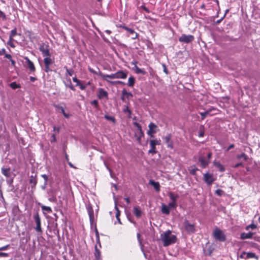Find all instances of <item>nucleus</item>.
Segmentation results:
<instances>
[{
    "instance_id": "nucleus-2",
    "label": "nucleus",
    "mask_w": 260,
    "mask_h": 260,
    "mask_svg": "<svg viewBox=\"0 0 260 260\" xmlns=\"http://www.w3.org/2000/svg\"><path fill=\"white\" fill-rule=\"evenodd\" d=\"M213 236L214 238L220 242H224L226 238L223 232L216 228L213 231Z\"/></svg>"
},
{
    "instance_id": "nucleus-31",
    "label": "nucleus",
    "mask_w": 260,
    "mask_h": 260,
    "mask_svg": "<svg viewBox=\"0 0 260 260\" xmlns=\"http://www.w3.org/2000/svg\"><path fill=\"white\" fill-rule=\"evenodd\" d=\"M94 256L95 260H100L101 257V252L97 248V246H95V252Z\"/></svg>"
},
{
    "instance_id": "nucleus-4",
    "label": "nucleus",
    "mask_w": 260,
    "mask_h": 260,
    "mask_svg": "<svg viewBox=\"0 0 260 260\" xmlns=\"http://www.w3.org/2000/svg\"><path fill=\"white\" fill-rule=\"evenodd\" d=\"M99 75L100 76V77L102 78V79L103 80L106 81V82H108L109 83H110L112 85H114L116 84L115 81H111L109 80V79H116L115 73L112 74L110 75H108V74H104L100 72Z\"/></svg>"
},
{
    "instance_id": "nucleus-50",
    "label": "nucleus",
    "mask_w": 260,
    "mask_h": 260,
    "mask_svg": "<svg viewBox=\"0 0 260 260\" xmlns=\"http://www.w3.org/2000/svg\"><path fill=\"white\" fill-rule=\"evenodd\" d=\"M213 111H218V110L214 107H211L210 108L208 109L206 111L208 112L209 114H210V113Z\"/></svg>"
},
{
    "instance_id": "nucleus-12",
    "label": "nucleus",
    "mask_w": 260,
    "mask_h": 260,
    "mask_svg": "<svg viewBox=\"0 0 260 260\" xmlns=\"http://www.w3.org/2000/svg\"><path fill=\"white\" fill-rule=\"evenodd\" d=\"M97 96L99 99H102L104 98L108 99V93L104 89L100 88L98 89Z\"/></svg>"
},
{
    "instance_id": "nucleus-56",
    "label": "nucleus",
    "mask_w": 260,
    "mask_h": 260,
    "mask_svg": "<svg viewBox=\"0 0 260 260\" xmlns=\"http://www.w3.org/2000/svg\"><path fill=\"white\" fill-rule=\"evenodd\" d=\"M9 246H10V245L8 244L6 246L1 247H0V251L7 250L8 249V248L9 247Z\"/></svg>"
},
{
    "instance_id": "nucleus-32",
    "label": "nucleus",
    "mask_w": 260,
    "mask_h": 260,
    "mask_svg": "<svg viewBox=\"0 0 260 260\" xmlns=\"http://www.w3.org/2000/svg\"><path fill=\"white\" fill-rule=\"evenodd\" d=\"M9 86L13 89H16L21 87L20 85L17 84L16 82H12L9 84Z\"/></svg>"
},
{
    "instance_id": "nucleus-57",
    "label": "nucleus",
    "mask_w": 260,
    "mask_h": 260,
    "mask_svg": "<svg viewBox=\"0 0 260 260\" xmlns=\"http://www.w3.org/2000/svg\"><path fill=\"white\" fill-rule=\"evenodd\" d=\"M141 8L142 9H143L147 13H149L150 12V11L149 10V9L146 7H145V6L143 5V6H141Z\"/></svg>"
},
{
    "instance_id": "nucleus-64",
    "label": "nucleus",
    "mask_w": 260,
    "mask_h": 260,
    "mask_svg": "<svg viewBox=\"0 0 260 260\" xmlns=\"http://www.w3.org/2000/svg\"><path fill=\"white\" fill-rule=\"evenodd\" d=\"M234 146H235V145L233 144L230 145V146L227 148L226 151H229L230 149L233 148L234 147Z\"/></svg>"
},
{
    "instance_id": "nucleus-9",
    "label": "nucleus",
    "mask_w": 260,
    "mask_h": 260,
    "mask_svg": "<svg viewBox=\"0 0 260 260\" xmlns=\"http://www.w3.org/2000/svg\"><path fill=\"white\" fill-rule=\"evenodd\" d=\"M149 129L147 132V134L150 137H153L154 134L157 132L156 129L157 126L153 122H150L148 125Z\"/></svg>"
},
{
    "instance_id": "nucleus-14",
    "label": "nucleus",
    "mask_w": 260,
    "mask_h": 260,
    "mask_svg": "<svg viewBox=\"0 0 260 260\" xmlns=\"http://www.w3.org/2000/svg\"><path fill=\"white\" fill-rule=\"evenodd\" d=\"M116 79H125L127 76V72L119 70L115 73Z\"/></svg>"
},
{
    "instance_id": "nucleus-30",
    "label": "nucleus",
    "mask_w": 260,
    "mask_h": 260,
    "mask_svg": "<svg viewBox=\"0 0 260 260\" xmlns=\"http://www.w3.org/2000/svg\"><path fill=\"white\" fill-rule=\"evenodd\" d=\"M135 83V79L134 77L131 76L128 78V83H127V85L129 87L134 86Z\"/></svg>"
},
{
    "instance_id": "nucleus-22",
    "label": "nucleus",
    "mask_w": 260,
    "mask_h": 260,
    "mask_svg": "<svg viewBox=\"0 0 260 260\" xmlns=\"http://www.w3.org/2000/svg\"><path fill=\"white\" fill-rule=\"evenodd\" d=\"M2 173L6 177H10L11 175V171L10 168H2Z\"/></svg>"
},
{
    "instance_id": "nucleus-36",
    "label": "nucleus",
    "mask_w": 260,
    "mask_h": 260,
    "mask_svg": "<svg viewBox=\"0 0 260 260\" xmlns=\"http://www.w3.org/2000/svg\"><path fill=\"white\" fill-rule=\"evenodd\" d=\"M204 134H205L204 126L203 125H201V126L200 127L198 136L199 137H203L204 136Z\"/></svg>"
},
{
    "instance_id": "nucleus-54",
    "label": "nucleus",
    "mask_w": 260,
    "mask_h": 260,
    "mask_svg": "<svg viewBox=\"0 0 260 260\" xmlns=\"http://www.w3.org/2000/svg\"><path fill=\"white\" fill-rule=\"evenodd\" d=\"M88 69L90 73H93L95 75L98 74V73L96 71H95L93 69H92L91 67H88Z\"/></svg>"
},
{
    "instance_id": "nucleus-53",
    "label": "nucleus",
    "mask_w": 260,
    "mask_h": 260,
    "mask_svg": "<svg viewBox=\"0 0 260 260\" xmlns=\"http://www.w3.org/2000/svg\"><path fill=\"white\" fill-rule=\"evenodd\" d=\"M162 67H163V71L164 72L168 75L169 74V71L167 68V67L165 64H162Z\"/></svg>"
},
{
    "instance_id": "nucleus-24",
    "label": "nucleus",
    "mask_w": 260,
    "mask_h": 260,
    "mask_svg": "<svg viewBox=\"0 0 260 260\" xmlns=\"http://www.w3.org/2000/svg\"><path fill=\"white\" fill-rule=\"evenodd\" d=\"M242 254H246V259L247 258H255L257 259L258 258V256L256 255L254 253L251 252H246L245 251L242 252Z\"/></svg>"
},
{
    "instance_id": "nucleus-51",
    "label": "nucleus",
    "mask_w": 260,
    "mask_h": 260,
    "mask_svg": "<svg viewBox=\"0 0 260 260\" xmlns=\"http://www.w3.org/2000/svg\"><path fill=\"white\" fill-rule=\"evenodd\" d=\"M73 81L76 83V86L79 85V84L81 82V81L78 79L76 77L73 78Z\"/></svg>"
},
{
    "instance_id": "nucleus-8",
    "label": "nucleus",
    "mask_w": 260,
    "mask_h": 260,
    "mask_svg": "<svg viewBox=\"0 0 260 260\" xmlns=\"http://www.w3.org/2000/svg\"><path fill=\"white\" fill-rule=\"evenodd\" d=\"M39 50L42 52L44 57L51 56V54L49 50V46L45 44L41 45L39 47Z\"/></svg>"
},
{
    "instance_id": "nucleus-45",
    "label": "nucleus",
    "mask_w": 260,
    "mask_h": 260,
    "mask_svg": "<svg viewBox=\"0 0 260 260\" xmlns=\"http://www.w3.org/2000/svg\"><path fill=\"white\" fill-rule=\"evenodd\" d=\"M250 228L252 229V230H254V229L256 228V225L255 224H253V223L251 224H250V225H249L246 226V230H248L249 229H250Z\"/></svg>"
},
{
    "instance_id": "nucleus-43",
    "label": "nucleus",
    "mask_w": 260,
    "mask_h": 260,
    "mask_svg": "<svg viewBox=\"0 0 260 260\" xmlns=\"http://www.w3.org/2000/svg\"><path fill=\"white\" fill-rule=\"evenodd\" d=\"M215 194H217V196H219V197H221L222 196V195L223 194V191L220 189H217L215 192Z\"/></svg>"
},
{
    "instance_id": "nucleus-13",
    "label": "nucleus",
    "mask_w": 260,
    "mask_h": 260,
    "mask_svg": "<svg viewBox=\"0 0 260 260\" xmlns=\"http://www.w3.org/2000/svg\"><path fill=\"white\" fill-rule=\"evenodd\" d=\"M165 142L167 144V147L171 149L173 148V144L172 141H171V134H168L166 136L162 138Z\"/></svg>"
},
{
    "instance_id": "nucleus-15",
    "label": "nucleus",
    "mask_w": 260,
    "mask_h": 260,
    "mask_svg": "<svg viewBox=\"0 0 260 260\" xmlns=\"http://www.w3.org/2000/svg\"><path fill=\"white\" fill-rule=\"evenodd\" d=\"M25 60V63L29 69L30 72H34L36 71V68L34 66V63L27 57H25L24 58Z\"/></svg>"
},
{
    "instance_id": "nucleus-44",
    "label": "nucleus",
    "mask_w": 260,
    "mask_h": 260,
    "mask_svg": "<svg viewBox=\"0 0 260 260\" xmlns=\"http://www.w3.org/2000/svg\"><path fill=\"white\" fill-rule=\"evenodd\" d=\"M91 105H93L95 108H98L99 106V102L98 100H94L90 102Z\"/></svg>"
},
{
    "instance_id": "nucleus-60",
    "label": "nucleus",
    "mask_w": 260,
    "mask_h": 260,
    "mask_svg": "<svg viewBox=\"0 0 260 260\" xmlns=\"http://www.w3.org/2000/svg\"><path fill=\"white\" fill-rule=\"evenodd\" d=\"M152 141H154V143L155 144V145H160V140H151Z\"/></svg>"
},
{
    "instance_id": "nucleus-7",
    "label": "nucleus",
    "mask_w": 260,
    "mask_h": 260,
    "mask_svg": "<svg viewBox=\"0 0 260 260\" xmlns=\"http://www.w3.org/2000/svg\"><path fill=\"white\" fill-rule=\"evenodd\" d=\"M86 209L89 215L90 224L92 225L94 221V217L93 210L90 203L86 205Z\"/></svg>"
},
{
    "instance_id": "nucleus-17",
    "label": "nucleus",
    "mask_w": 260,
    "mask_h": 260,
    "mask_svg": "<svg viewBox=\"0 0 260 260\" xmlns=\"http://www.w3.org/2000/svg\"><path fill=\"white\" fill-rule=\"evenodd\" d=\"M122 28L126 30L127 31H128L130 34L132 35V39L134 40L136 39L138 36V34L135 31V30L133 29L128 28L125 26H122Z\"/></svg>"
},
{
    "instance_id": "nucleus-29",
    "label": "nucleus",
    "mask_w": 260,
    "mask_h": 260,
    "mask_svg": "<svg viewBox=\"0 0 260 260\" xmlns=\"http://www.w3.org/2000/svg\"><path fill=\"white\" fill-rule=\"evenodd\" d=\"M133 69L135 70L136 73L137 74H142L144 75L146 73V72L144 69L139 68L137 66L134 67Z\"/></svg>"
},
{
    "instance_id": "nucleus-34",
    "label": "nucleus",
    "mask_w": 260,
    "mask_h": 260,
    "mask_svg": "<svg viewBox=\"0 0 260 260\" xmlns=\"http://www.w3.org/2000/svg\"><path fill=\"white\" fill-rule=\"evenodd\" d=\"M104 118L108 120L111 121L114 123L116 122V119L113 116H111L106 114L104 116Z\"/></svg>"
},
{
    "instance_id": "nucleus-63",
    "label": "nucleus",
    "mask_w": 260,
    "mask_h": 260,
    "mask_svg": "<svg viewBox=\"0 0 260 260\" xmlns=\"http://www.w3.org/2000/svg\"><path fill=\"white\" fill-rule=\"evenodd\" d=\"M242 165H243V164L242 162H239V163H237V164H235L233 166V167L235 168H238L239 167L241 166Z\"/></svg>"
},
{
    "instance_id": "nucleus-18",
    "label": "nucleus",
    "mask_w": 260,
    "mask_h": 260,
    "mask_svg": "<svg viewBox=\"0 0 260 260\" xmlns=\"http://www.w3.org/2000/svg\"><path fill=\"white\" fill-rule=\"evenodd\" d=\"M198 160L201 163V166L203 168H206L210 162L209 160H206L203 156L199 157Z\"/></svg>"
},
{
    "instance_id": "nucleus-46",
    "label": "nucleus",
    "mask_w": 260,
    "mask_h": 260,
    "mask_svg": "<svg viewBox=\"0 0 260 260\" xmlns=\"http://www.w3.org/2000/svg\"><path fill=\"white\" fill-rule=\"evenodd\" d=\"M133 124H134V125L135 126H136L137 128L138 131L139 130H141V131L142 126H141V125L139 123H138L137 122H133Z\"/></svg>"
},
{
    "instance_id": "nucleus-49",
    "label": "nucleus",
    "mask_w": 260,
    "mask_h": 260,
    "mask_svg": "<svg viewBox=\"0 0 260 260\" xmlns=\"http://www.w3.org/2000/svg\"><path fill=\"white\" fill-rule=\"evenodd\" d=\"M124 113H128L129 115L132 114V111L128 108V106H126L125 109L123 110Z\"/></svg>"
},
{
    "instance_id": "nucleus-28",
    "label": "nucleus",
    "mask_w": 260,
    "mask_h": 260,
    "mask_svg": "<svg viewBox=\"0 0 260 260\" xmlns=\"http://www.w3.org/2000/svg\"><path fill=\"white\" fill-rule=\"evenodd\" d=\"M199 169L196 167L195 165L190 166V167L188 169L189 173L193 176L196 175V172Z\"/></svg>"
},
{
    "instance_id": "nucleus-58",
    "label": "nucleus",
    "mask_w": 260,
    "mask_h": 260,
    "mask_svg": "<svg viewBox=\"0 0 260 260\" xmlns=\"http://www.w3.org/2000/svg\"><path fill=\"white\" fill-rule=\"evenodd\" d=\"M6 52V49L5 48H2L0 50V55H2L3 54H5Z\"/></svg>"
},
{
    "instance_id": "nucleus-33",
    "label": "nucleus",
    "mask_w": 260,
    "mask_h": 260,
    "mask_svg": "<svg viewBox=\"0 0 260 260\" xmlns=\"http://www.w3.org/2000/svg\"><path fill=\"white\" fill-rule=\"evenodd\" d=\"M64 84L66 87H69L71 90H72L73 91L75 90V88H74V86L72 85L71 80L70 79H69L68 83H64Z\"/></svg>"
},
{
    "instance_id": "nucleus-55",
    "label": "nucleus",
    "mask_w": 260,
    "mask_h": 260,
    "mask_svg": "<svg viewBox=\"0 0 260 260\" xmlns=\"http://www.w3.org/2000/svg\"><path fill=\"white\" fill-rule=\"evenodd\" d=\"M52 139L51 140V143H53V142H56V136H55V134H53L52 136Z\"/></svg>"
},
{
    "instance_id": "nucleus-42",
    "label": "nucleus",
    "mask_w": 260,
    "mask_h": 260,
    "mask_svg": "<svg viewBox=\"0 0 260 260\" xmlns=\"http://www.w3.org/2000/svg\"><path fill=\"white\" fill-rule=\"evenodd\" d=\"M199 113L202 116V120H204L207 115H209L206 111H205L204 112H200Z\"/></svg>"
},
{
    "instance_id": "nucleus-47",
    "label": "nucleus",
    "mask_w": 260,
    "mask_h": 260,
    "mask_svg": "<svg viewBox=\"0 0 260 260\" xmlns=\"http://www.w3.org/2000/svg\"><path fill=\"white\" fill-rule=\"evenodd\" d=\"M41 177L44 179L45 182H44V185H46L47 184V182L48 179L47 175L46 174H43L41 175Z\"/></svg>"
},
{
    "instance_id": "nucleus-37",
    "label": "nucleus",
    "mask_w": 260,
    "mask_h": 260,
    "mask_svg": "<svg viewBox=\"0 0 260 260\" xmlns=\"http://www.w3.org/2000/svg\"><path fill=\"white\" fill-rule=\"evenodd\" d=\"M168 206L169 207L170 210L171 209H175L177 206V203L171 202L169 203Z\"/></svg>"
},
{
    "instance_id": "nucleus-19",
    "label": "nucleus",
    "mask_w": 260,
    "mask_h": 260,
    "mask_svg": "<svg viewBox=\"0 0 260 260\" xmlns=\"http://www.w3.org/2000/svg\"><path fill=\"white\" fill-rule=\"evenodd\" d=\"M150 149L148 151V153L152 154H154L157 153V151L156 150L155 144L154 143L153 141L151 140L150 141Z\"/></svg>"
},
{
    "instance_id": "nucleus-25",
    "label": "nucleus",
    "mask_w": 260,
    "mask_h": 260,
    "mask_svg": "<svg viewBox=\"0 0 260 260\" xmlns=\"http://www.w3.org/2000/svg\"><path fill=\"white\" fill-rule=\"evenodd\" d=\"M161 211L163 214L166 215H169L170 213V210L169 207L164 204H162Z\"/></svg>"
},
{
    "instance_id": "nucleus-27",
    "label": "nucleus",
    "mask_w": 260,
    "mask_h": 260,
    "mask_svg": "<svg viewBox=\"0 0 260 260\" xmlns=\"http://www.w3.org/2000/svg\"><path fill=\"white\" fill-rule=\"evenodd\" d=\"M169 196L172 202L177 203V200L179 198L178 194H175L173 192H170L169 193Z\"/></svg>"
},
{
    "instance_id": "nucleus-35",
    "label": "nucleus",
    "mask_w": 260,
    "mask_h": 260,
    "mask_svg": "<svg viewBox=\"0 0 260 260\" xmlns=\"http://www.w3.org/2000/svg\"><path fill=\"white\" fill-rule=\"evenodd\" d=\"M41 209L43 211H45L47 213H50L52 212L51 208L50 207L42 205L41 206Z\"/></svg>"
},
{
    "instance_id": "nucleus-1",
    "label": "nucleus",
    "mask_w": 260,
    "mask_h": 260,
    "mask_svg": "<svg viewBox=\"0 0 260 260\" xmlns=\"http://www.w3.org/2000/svg\"><path fill=\"white\" fill-rule=\"evenodd\" d=\"M171 233V231L168 230L160 234V240L163 242V245L165 247L174 244L176 241V236L174 235H172Z\"/></svg>"
},
{
    "instance_id": "nucleus-6",
    "label": "nucleus",
    "mask_w": 260,
    "mask_h": 260,
    "mask_svg": "<svg viewBox=\"0 0 260 260\" xmlns=\"http://www.w3.org/2000/svg\"><path fill=\"white\" fill-rule=\"evenodd\" d=\"M54 62L53 60L51 58V56L45 57L44 58V63L45 65L44 71L46 73L52 71L50 66Z\"/></svg>"
},
{
    "instance_id": "nucleus-10",
    "label": "nucleus",
    "mask_w": 260,
    "mask_h": 260,
    "mask_svg": "<svg viewBox=\"0 0 260 260\" xmlns=\"http://www.w3.org/2000/svg\"><path fill=\"white\" fill-rule=\"evenodd\" d=\"M204 181L208 185H210L214 181L215 179L213 178L212 174H210L208 172L205 173L203 175Z\"/></svg>"
},
{
    "instance_id": "nucleus-61",
    "label": "nucleus",
    "mask_w": 260,
    "mask_h": 260,
    "mask_svg": "<svg viewBox=\"0 0 260 260\" xmlns=\"http://www.w3.org/2000/svg\"><path fill=\"white\" fill-rule=\"evenodd\" d=\"M5 58H7V59H10V60L11 59H12V56H11L10 54H6H6H5Z\"/></svg>"
},
{
    "instance_id": "nucleus-11",
    "label": "nucleus",
    "mask_w": 260,
    "mask_h": 260,
    "mask_svg": "<svg viewBox=\"0 0 260 260\" xmlns=\"http://www.w3.org/2000/svg\"><path fill=\"white\" fill-rule=\"evenodd\" d=\"M34 218L36 223L35 230L37 232L42 233V230L41 226V218L38 213L34 215Z\"/></svg>"
},
{
    "instance_id": "nucleus-59",
    "label": "nucleus",
    "mask_w": 260,
    "mask_h": 260,
    "mask_svg": "<svg viewBox=\"0 0 260 260\" xmlns=\"http://www.w3.org/2000/svg\"><path fill=\"white\" fill-rule=\"evenodd\" d=\"M13 182V179H10L7 180V182L8 184H9L10 186H11Z\"/></svg>"
},
{
    "instance_id": "nucleus-20",
    "label": "nucleus",
    "mask_w": 260,
    "mask_h": 260,
    "mask_svg": "<svg viewBox=\"0 0 260 260\" xmlns=\"http://www.w3.org/2000/svg\"><path fill=\"white\" fill-rule=\"evenodd\" d=\"M253 235V233L250 232L248 233H242L240 234V238L242 240L251 239Z\"/></svg>"
},
{
    "instance_id": "nucleus-21",
    "label": "nucleus",
    "mask_w": 260,
    "mask_h": 260,
    "mask_svg": "<svg viewBox=\"0 0 260 260\" xmlns=\"http://www.w3.org/2000/svg\"><path fill=\"white\" fill-rule=\"evenodd\" d=\"M149 184L153 186L156 191L159 192L160 191V185L158 182L150 180L149 181Z\"/></svg>"
},
{
    "instance_id": "nucleus-3",
    "label": "nucleus",
    "mask_w": 260,
    "mask_h": 260,
    "mask_svg": "<svg viewBox=\"0 0 260 260\" xmlns=\"http://www.w3.org/2000/svg\"><path fill=\"white\" fill-rule=\"evenodd\" d=\"M183 226L187 233L192 234L196 232V229L194 224L189 223V221L185 219L183 222Z\"/></svg>"
},
{
    "instance_id": "nucleus-38",
    "label": "nucleus",
    "mask_w": 260,
    "mask_h": 260,
    "mask_svg": "<svg viewBox=\"0 0 260 260\" xmlns=\"http://www.w3.org/2000/svg\"><path fill=\"white\" fill-rule=\"evenodd\" d=\"M237 158L238 159L243 158L244 160H247L248 158V157L244 153H242V154L237 155Z\"/></svg>"
},
{
    "instance_id": "nucleus-48",
    "label": "nucleus",
    "mask_w": 260,
    "mask_h": 260,
    "mask_svg": "<svg viewBox=\"0 0 260 260\" xmlns=\"http://www.w3.org/2000/svg\"><path fill=\"white\" fill-rule=\"evenodd\" d=\"M29 182L31 184H33L35 186L37 184V180L36 179H34L32 176H31V178L29 180Z\"/></svg>"
},
{
    "instance_id": "nucleus-23",
    "label": "nucleus",
    "mask_w": 260,
    "mask_h": 260,
    "mask_svg": "<svg viewBox=\"0 0 260 260\" xmlns=\"http://www.w3.org/2000/svg\"><path fill=\"white\" fill-rule=\"evenodd\" d=\"M133 213L137 218H140L142 214V212L138 206L134 207L133 208Z\"/></svg>"
},
{
    "instance_id": "nucleus-62",
    "label": "nucleus",
    "mask_w": 260,
    "mask_h": 260,
    "mask_svg": "<svg viewBox=\"0 0 260 260\" xmlns=\"http://www.w3.org/2000/svg\"><path fill=\"white\" fill-rule=\"evenodd\" d=\"M138 131H139V136L140 137H143L144 136V133H143V132L142 131V128L141 129V130H139Z\"/></svg>"
},
{
    "instance_id": "nucleus-16",
    "label": "nucleus",
    "mask_w": 260,
    "mask_h": 260,
    "mask_svg": "<svg viewBox=\"0 0 260 260\" xmlns=\"http://www.w3.org/2000/svg\"><path fill=\"white\" fill-rule=\"evenodd\" d=\"M54 107L56 108L57 111H60L66 118H68L70 117L71 115L65 112L63 107L59 105H54Z\"/></svg>"
},
{
    "instance_id": "nucleus-39",
    "label": "nucleus",
    "mask_w": 260,
    "mask_h": 260,
    "mask_svg": "<svg viewBox=\"0 0 260 260\" xmlns=\"http://www.w3.org/2000/svg\"><path fill=\"white\" fill-rule=\"evenodd\" d=\"M17 35V29L16 28H14L11 31L9 38L13 39V38Z\"/></svg>"
},
{
    "instance_id": "nucleus-26",
    "label": "nucleus",
    "mask_w": 260,
    "mask_h": 260,
    "mask_svg": "<svg viewBox=\"0 0 260 260\" xmlns=\"http://www.w3.org/2000/svg\"><path fill=\"white\" fill-rule=\"evenodd\" d=\"M213 164L214 166H215L216 168H217L219 170V171L221 172H223L225 171V168L223 167V166L218 161H214Z\"/></svg>"
},
{
    "instance_id": "nucleus-52",
    "label": "nucleus",
    "mask_w": 260,
    "mask_h": 260,
    "mask_svg": "<svg viewBox=\"0 0 260 260\" xmlns=\"http://www.w3.org/2000/svg\"><path fill=\"white\" fill-rule=\"evenodd\" d=\"M78 86H79L80 88L82 90L85 89L87 87V85H84L82 84L81 82Z\"/></svg>"
},
{
    "instance_id": "nucleus-41",
    "label": "nucleus",
    "mask_w": 260,
    "mask_h": 260,
    "mask_svg": "<svg viewBox=\"0 0 260 260\" xmlns=\"http://www.w3.org/2000/svg\"><path fill=\"white\" fill-rule=\"evenodd\" d=\"M6 19V16L5 14L0 10V20H5Z\"/></svg>"
},
{
    "instance_id": "nucleus-5",
    "label": "nucleus",
    "mask_w": 260,
    "mask_h": 260,
    "mask_svg": "<svg viewBox=\"0 0 260 260\" xmlns=\"http://www.w3.org/2000/svg\"><path fill=\"white\" fill-rule=\"evenodd\" d=\"M194 39L193 36L191 35H186L182 34L178 39L180 42L188 44L192 42Z\"/></svg>"
},
{
    "instance_id": "nucleus-40",
    "label": "nucleus",
    "mask_w": 260,
    "mask_h": 260,
    "mask_svg": "<svg viewBox=\"0 0 260 260\" xmlns=\"http://www.w3.org/2000/svg\"><path fill=\"white\" fill-rule=\"evenodd\" d=\"M13 39L10 38L9 39V41L7 42V44L11 46L12 48H15V46L14 44L13 43Z\"/></svg>"
}]
</instances>
